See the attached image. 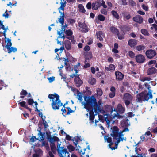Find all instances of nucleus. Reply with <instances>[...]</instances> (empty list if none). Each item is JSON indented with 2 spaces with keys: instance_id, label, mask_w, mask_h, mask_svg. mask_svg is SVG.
<instances>
[{
  "instance_id": "obj_25",
  "label": "nucleus",
  "mask_w": 157,
  "mask_h": 157,
  "mask_svg": "<svg viewBox=\"0 0 157 157\" xmlns=\"http://www.w3.org/2000/svg\"><path fill=\"white\" fill-rule=\"evenodd\" d=\"M137 41L135 39H130L128 42V44L131 47H132L137 44Z\"/></svg>"
},
{
  "instance_id": "obj_14",
  "label": "nucleus",
  "mask_w": 157,
  "mask_h": 157,
  "mask_svg": "<svg viewBox=\"0 0 157 157\" xmlns=\"http://www.w3.org/2000/svg\"><path fill=\"white\" fill-rule=\"evenodd\" d=\"M63 2H62V0H61V2L60 3L61 6L60 7L58 8L59 13H61L63 14V13H64V7L66 4V0H63Z\"/></svg>"
},
{
  "instance_id": "obj_60",
  "label": "nucleus",
  "mask_w": 157,
  "mask_h": 157,
  "mask_svg": "<svg viewBox=\"0 0 157 157\" xmlns=\"http://www.w3.org/2000/svg\"><path fill=\"white\" fill-rule=\"evenodd\" d=\"M48 80L50 82H51L55 80V77H50L48 78Z\"/></svg>"
},
{
  "instance_id": "obj_16",
  "label": "nucleus",
  "mask_w": 157,
  "mask_h": 157,
  "mask_svg": "<svg viewBox=\"0 0 157 157\" xmlns=\"http://www.w3.org/2000/svg\"><path fill=\"white\" fill-rule=\"evenodd\" d=\"M115 74L116 77V79L117 80L121 81L123 79L124 75L118 71H117L115 72Z\"/></svg>"
},
{
  "instance_id": "obj_30",
  "label": "nucleus",
  "mask_w": 157,
  "mask_h": 157,
  "mask_svg": "<svg viewBox=\"0 0 157 157\" xmlns=\"http://www.w3.org/2000/svg\"><path fill=\"white\" fill-rule=\"evenodd\" d=\"M79 11L82 13H84L85 12V10L84 6L82 4H79L78 5Z\"/></svg>"
},
{
  "instance_id": "obj_44",
  "label": "nucleus",
  "mask_w": 157,
  "mask_h": 157,
  "mask_svg": "<svg viewBox=\"0 0 157 157\" xmlns=\"http://www.w3.org/2000/svg\"><path fill=\"white\" fill-rule=\"evenodd\" d=\"M67 148L68 149L70 152L73 151L75 150V147L71 145H69L67 146Z\"/></svg>"
},
{
  "instance_id": "obj_52",
  "label": "nucleus",
  "mask_w": 157,
  "mask_h": 157,
  "mask_svg": "<svg viewBox=\"0 0 157 157\" xmlns=\"http://www.w3.org/2000/svg\"><path fill=\"white\" fill-rule=\"evenodd\" d=\"M156 62V60H151L148 63V65H151L152 64H155Z\"/></svg>"
},
{
  "instance_id": "obj_61",
  "label": "nucleus",
  "mask_w": 157,
  "mask_h": 157,
  "mask_svg": "<svg viewBox=\"0 0 157 157\" xmlns=\"http://www.w3.org/2000/svg\"><path fill=\"white\" fill-rule=\"evenodd\" d=\"M144 135L140 136L141 140L139 142L138 144L140 143V142H141L144 141V140H145V137L144 136Z\"/></svg>"
},
{
  "instance_id": "obj_32",
  "label": "nucleus",
  "mask_w": 157,
  "mask_h": 157,
  "mask_svg": "<svg viewBox=\"0 0 157 157\" xmlns=\"http://www.w3.org/2000/svg\"><path fill=\"white\" fill-rule=\"evenodd\" d=\"M123 17L125 21L130 19L131 18V16L129 14L125 13L123 15Z\"/></svg>"
},
{
  "instance_id": "obj_59",
  "label": "nucleus",
  "mask_w": 157,
  "mask_h": 157,
  "mask_svg": "<svg viewBox=\"0 0 157 157\" xmlns=\"http://www.w3.org/2000/svg\"><path fill=\"white\" fill-rule=\"evenodd\" d=\"M115 92H112L110 93L109 94V96L111 98H113L115 96Z\"/></svg>"
},
{
  "instance_id": "obj_27",
  "label": "nucleus",
  "mask_w": 157,
  "mask_h": 157,
  "mask_svg": "<svg viewBox=\"0 0 157 157\" xmlns=\"http://www.w3.org/2000/svg\"><path fill=\"white\" fill-rule=\"evenodd\" d=\"M110 31L114 34H118L119 33L118 30L114 26H112L110 28Z\"/></svg>"
},
{
  "instance_id": "obj_9",
  "label": "nucleus",
  "mask_w": 157,
  "mask_h": 157,
  "mask_svg": "<svg viewBox=\"0 0 157 157\" xmlns=\"http://www.w3.org/2000/svg\"><path fill=\"white\" fill-rule=\"evenodd\" d=\"M57 151L60 157H69L70 156V154L67 151V149L64 148L59 149Z\"/></svg>"
},
{
  "instance_id": "obj_26",
  "label": "nucleus",
  "mask_w": 157,
  "mask_h": 157,
  "mask_svg": "<svg viewBox=\"0 0 157 157\" xmlns=\"http://www.w3.org/2000/svg\"><path fill=\"white\" fill-rule=\"evenodd\" d=\"M64 44L65 47L67 50L71 49V44L69 41H65Z\"/></svg>"
},
{
  "instance_id": "obj_28",
  "label": "nucleus",
  "mask_w": 157,
  "mask_h": 157,
  "mask_svg": "<svg viewBox=\"0 0 157 157\" xmlns=\"http://www.w3.org/2000/svg\"><path fill=\"white\" fill-rule=\"evenodd\" d=\"M145 85L146 86L147 85L148 86L147 89L148 90V93H147V94L148 95L149 98L150 99H152V91L150 89V86L148 85L147 84H145Z\"/></svg>"
},
{
  "instance_id": "obj_50",
  "label": "nucleus",
  "mask_w": 157,
  "mask_h": 157,
  "mask_svg": "<svg viewBox=\"0 0 157 157\" xmlns=\"http://www.w3.org/2000/svg\"><path fill=\"white\" fill-rule=\"evenodd\" d=\"M129 4L132 6H135L136 4V3L132 0H129Z\"/></svg>"
},
{
  "instance_id": "obj_8",
  "label": "nucleus",
  "mask_w": 157,
  "mask_h": 157,
  "mask_svg": "<svg viewBox=\"0 0 157 157\" xmlns=\"http://www.w3.org/2000/svg\"><path fill=\"white\" fill-rule=\"evenodd\" d=\"M132 98V96L129 93H127L124 94L123 99L125 101V103L126 106L129 105Z\"/></svg>"
},
{
  "instance_id": "obj_54",
  "label": "nucleus",
  "mask_w": 157,
  "mask_h": 157,
  "mask_svg": "<svg viewBox=\"0 0 157 157\" xmlns=\"http://www.w3.org/2000/svg\"><path fill=\"white\" fill-rule=\"evenodd\" d=\"M101 5L105 8H106L107 7V6L105 5V2L103 0L101 1Z\"/></svg>"
},
{
  "instance_id": "obj_24",
  "label": "nucleus",
  "mask_w": 157,
  "mask_h": 157,
  "mask_svg": "<svg viewBox=\"0 0 157 157\" xmlns=\"http://www.w3.org/2000/svg\"><path fill=\"white\" fill-rule=\"evenodd\" d=\"M97 106H94V109L96 110H98V111H101V108L100 106L102 104V101L101 100H99L98 101V102L97 103L96 102Z\"/></svg>"
},
{
  "instance_id": "obj_4",
  "label": "nucleus",
  "mask_w": 157,
  "mask_h": 157,
  "mask_svg": "<svg viewBox=\"0 0 157 157\" xmlns=\"http://www.w3.org/2000/svg\"><path fill=\"white\" fill-rule=\"evenodd\" d=\"M125 108L122 106L121 104H119L116 109L114 111L112 110L110 113V117L112 119H122L124 117V116L120 115L117 112L120 113H123L124 112Z\"/></svg>"
},
{
  "instance_id": "obj_6",
  "label": "nucleus",
  "mask_w": 157,
  "mask_h": 157,
  "mask_svg": "<svg viewBox=\"0 0 157 157\" xmlns=\"http://www.w3.org/2000/svg\"><path fill=\"white\" fill-rule=\"evenodd\" d=\"M136 101L139 102H141L143 101H147L150 99L147 93L145 92H142L138 94L136 96Z\"/></svg>"
},
{
  "instance_id": "obj_2",
  "label": "nucleus",
  "mask_w": 157,
  "mask_h": 157,
  "mask_svg": "<svg viewBox=\"0 0 157 157\" xmlns=\"http://www.w3.org/2000/svg\"><path fill=\"white\" fill-rule=\"evenodd\" d=\"M51 103V106L54 110L59 109V107L63 105V103L60 99L59 96L56 93L49 94L48 96Z\"/></svg>"
},
{
  "instance_id": "obj_37",
  "label": "nucleus",
  "mask_w": 157,
  "mask_h": 157,
  "mask_svg": "<svg viewBox=\"0 0 157 157\" xmlns=\"http://www.w3.org/2000/svg\"><path fill=\"white\" fill-rule=\"evenodd\" d=\"M145 48V47L142 45H140L137 46L136 47V49L139 51L144 50Z\"/></svg>"
},
{
  "instance_id": "obj_56",
  "label": "nucleus",
  "mask_w": 157,
  "mask_h": 157,
  "mask_svg": "<svg viewBox=\"0 0 157 157\" xmlns=\"http://www.w3.org/2000/svg\"><path fill=\"white\" fill-rule=\"evenodd\" d=\"M19 104H20V105L22 107H26L25 104L26 102L24 101H23L21 102H20Z\"/></svg>"
},
{
  "instance_id": "obj_39",
  "label": "nucleus",
  "mask_w": 157,
  "mask_h": 157,
  "mask_svg": "<svg viewBox=\"0 0 157 157\" xmlns=\"http://www.w3.org/2000/svg\"><path fill=\"white\" fill-rule=\"evenodd\" d=\"M96 91L98 96H101L102 95L103 92L101 89L99 88L97 89Z\"/></svg>"
},
{
  "instance_id": "obj_13",
  "label": "nucleus",
  "mask_w": 157,
  "mask_h": 157,
  "mask_svg": "<svg viewBox=\"0 0 157 157\" xmlns=\"http://www.w3.org/2000/svg\"><path fill=\"white\" fill-rule=\"evenodd\" d=\"M8 29V27L5 28L4 25L0 20V34H3L5 36L6 35V33Z\"/></svg>"
},
{
  "instance_id": "obj_40",
  "label": "nucleus",
  "mask_w": 157,
  "mask_h": 157,
  "mask_svg": "<svg viewBox=\"0 0 157 157\" xmlns=\"http://www.w3.org/2000/svg\"><path fill=\"white\" fill-rule=\"evenodd\" d=\"M105 140L107 141L108 143H110L112 142V138L111 137L107 136H105L104 137Z\"/></svg>"
},
{
  "instance_id": "obj_7",
  "label": "nucleus",
  "mask_w": 157,
  "mask_h": 157,
  "mask_svg": "<svg viewBox=\"0 0 157 157\" xmlns=\"http://www.w3.org/2000/svg\"><path fill=\"white\" fill-rule=\"evenodd\" d=\"M6 45L5 47L7 49V52L8 53H10L12 52H15L17 51V49L15 47H11L12 43L11 40L9 39H7L6 40Z\"/></svg>"
},
{
  "instance_id": "obj_53",
  "label": "nucleus",
  "mask_w": 157,
  "mask_h": 157,
  "mask_svg": "<svg viewBox=\"0 0 157 157\" xmlns=\"http://www.w3.org/2000/svg\"><path fill=\"white\" fill-rule=\"evenodd\" d=\"M27 94V92L26 90H23L20 93L21 95H26Z\"/></svg>"
},
{
  "instance_id": "obj_38",
  "label": "nucleus",
  "mask_w": 157,
  "mask_h": 157,
  "mask_svg": "<svg viewBox=\"0 0 157 157\" xmlns=\"http://www.w3.org/2000/svg\"><path fill=\"white\" fill-rule=\"evenodd\" d=\"M98 18L99 20L102 21H104L105 19V17L101 14L99 15L98 16Z\"/></svg>"
},
{
  "instance_id": "obj_51",
  "label": "nucleus",
  "mask_w": 157,
  "mask_h": 157,
  "mask_svg": "<svg viewBox=\"0 0 157 157\" xmlns=\"http://www.w3.org/2000/svg\"><path fill=\"white\" fill-rule=\"evenodd\" d=\"M142 8L143 9L146 11H147L148 10V6L144 4H143L142 5Z\"/></svg>"
},
{
  "instance_id": "obj_21",
  "label": "nucleus",
  "mask_w": 157,
  "mask_h": 157,
  "mask_svg": "<svg viewBox=\"0 0 157 157\" xmlns=\"http://www.w3.org/2000/svg\"><path fill=\"white\" fill-rule=\"evenodd\" d=\"M97 38L100 41L103 40V37L104 36L102 31H100L96 33Z\"/></svg>"
},
{
  "instance_id": "obj_33",
  "label": "nucleus",
  "mask_w": 157,
  "mask_h": 157,
  "mask_svg": "<svg viewBox=\"0 0 157 157\" xmlns=\"http://www.w3.org/2000/svg\"><path fill=\"white\" fill-rule=\"evenodd\" d=\"M112 15L117 19H119V17L117 12L113 10L111 11Z\"/></svg>"
},
{
  "instance_id": "obj_49",
  "label": "nucleus",
  "mask_w": 157,
  "mask_h": 157,
  "mask_svg": "<svg viewBox=\"0 0 157 157\" xmlns=\"http://www.w3.org/2000/svg\"><path fill=\"white\" fill-rule=\"evenodd\" d=\"M151 80V78L149 77H144L141 78V81L143 82H144L145 81H149Z\"/></svg>"
},
{
  "instance_id": "obj_57",
  "label": "nucleus",
  "mask_w": 157,
  "mask_h": 157,
  "mask_svg": "<svg viewBox=\"0 0 157 157\" xmlns=\"http://www.w3.org/2000/svg\"><path fill=\"white\" fill-rule=\"evenodd\" d=\"M68 22L70 23L71 24H73L75 23V20L73 19H69L68 20Z\"/></svg>"
},
{
  "instance_id": "obj_23",
  "label": "nucleus",
  "mask_w": 157,
  "mask_h": 157,
  "mask_svg": "<svg viewBox=\"0 0 157 157\" xmlns=\"http://www.w3.org/2000/svg\"><path fill=\"white\" fill-rule=\"evenodd\" d=\"M115 66L113 64H110L109 67H105V69L107 71H110L112 72L115 70Z\"/></svg>"
},
{
  "instance_id": "obj_58",
  "label": "nucleus",
  "mask_w": 157,
  "mask_h": 157,
  "mask_svg": "<svg viewBox=\"0 0 157 157\" xmlns=\"http://www.w3.org/2000/svg\"><path fill=\"white\" fill-rule=\"evenodd\" d=\"M68 109V112L67 113V115H69L71 113L73 112V111L72 110H71L70 108L68 107L67 108Z\"/></svg>"
},
{
  "instance_id": "obj_22",
  "label": "nucleus",
  "mask_w": 157,
  "mask_h": 157,
  "mask_svg": "<svg viewBox=\"0 0 157 157\" xmlns=\"http://www.w3.org/2000/svg\"><path fill=\"white\" fill-rule=\"evenodd\" d=\"M100 6V3L98 2L95 3H93L92 4V9L97 10Z\"/></svg>"
},
{
  "instance_id": "obj_20",
  "label": "nucleus",
  "mask_w": 157,
  "mask_h": 157,
  "mask_svg": "<svg viewBox=\"0 0 157 157\" xmlns=\"http://www.w3.org/2000/svg\"><path fill=\"white\" fill-rule=\"evenodd\" d=\"M60 13L61 14V16H60L59 18V20L56 21V23H58L59 22L62 25V26H63L64 23V13H63V14L61 13Z\"/></svg>"
},
{
  "instance_id": "obj_17",
  "label": "nucleus",
  "mask_w": 157,
  "mask_h": 157,
  "mask_svg": "<svg viewBox=\"0 0 157 157\" xmlns=\"http://www.w3.org/2000/svg\"><path fill=\"white\" fill-rule=\"evenodd\" d=\"M157 73V69L154 67L150 68L147 71V73L148 75H153Z\"/></svg>"
},
{
  "instance_id": "obj_18",
  "label": "nucleus",
  "mask_w": 157,
  "mask_h": 157,
  "mask_svg": "<svg viewBox=\"0 0 157 157\" xmlns=\"http://www.w3.org/2000/svg\"><path fill=\"white\" fill-rule=\"evenodd\" d=\"M43 124L44 126V128L45 129H46V128L49 127L48 122H47L46 121H39L38 124V126L39 128H40L42 126ZM40 130L41 129H40Z\"/></svg>"
},
{
  "instance_id": "obj_5",
  "label": "nucleus",
  "mask_w": 157,
  "mask_h": 157,
  "mask_svg": "<svg viewBox=\"0 0 157 157\" xmlns=\"http://www.w3.org/2000/svg\"><path fill=\"white\" fill-rule=\"evenodd\" d=\"M49 142L50 143L51 150L54 153H55L56 151L55 143H56L57 144V151H59V149H61L64 148L63 147H60L61 142L59 140V139L56 136H54L50 138Z\"/></svg>"
},
{
  "instance_id": "obj_15",
  "label": "nucleus",
  "mask_w": 157,
  "mask_h": 157,
  "mask_svg": "<svg viewBox=\"0 0 157 157\" xmlns=\"http://www.w3.org/2000/svg\"><path fill=\"white\" fill-rule=\"evenodd\" d=\"M133 20L139 24H141L143 22V19L142 17L139 15H136L133 18Z\"/></svg>"
},
{
  "instance_id": "obj_55",
  "label": "nucleus",
  "mask_w": 157,
  "mask_h": 157,
  "mask_svg": "<svg viewBox=\"0 0 157 157\" xmlns=\"http://www.w3.org/2000/svg\"><path fill=\"white\" fill-rule=\"evenodd\" d=\"M91 6L92 7V4L91 2H89L86 5V7L89 9H90Z\"/></svg>"
},
{
  "instance_id": "obj_48",
  "label": "nucleus",
  "mask_w": 157,
  "mask_h": 157,
  "mask_svg": "<svg viewBox=\"0 0 157 157\" xmlns=\"http://www.w3.org/2000/svg\"><path fill=\"white\" fill-rule=\"evenodd\" d=\"M117 35H118V38L119 39H120V40H122V39H124V34H121L118 33V34H117Z\"/></svg>"
},
{
  "instance_id": "obj_63",
  "label": "nucleus",
  "mask_w": 157,
  "mask_h": 157,
  "mask_svg": "<svg viewBox=\"0 0 157 157\" xmlns=\"http://www.w3.org/2000/svg\"><path fill=\"white\" fill-rule=\"evenodd\" d=\"M90 47L89 46L87 45L84 48V50L86 51H88L90 50Z\"/></svg>"
},
{
  "instance_id": "obj_3",
  "label": "nucleus",
  "mask_w": 157,
  "mask_h": 157,
  "mask_svg": "<svg viewBox=\"0 0 157 157\" xmlns=\"http://www.w3.org/2000/svg\"><path fill=\"white\" fill-rule=\"evenodd\" d=\"M84 101L81 102L82 106H83L84 108L87 110L88 112L89 109L91 106H97L96 99L94 96H92L90 97H87L84 96Z\"/></svg>"
},
{
  "instance_id": "obj_19",
  "label": "nucleus",
  "mask_w": 157,
  "mask_h": 157,
  "mask_svg": "<svg viewBox=\"0 0 157 157\" xmlns=\"http://www.w3.org/2000/svg\"><path fill=\"white\" fill-rule=\"evenodd\" d=\"M75 82L76 84V86L79 87L82 83V81L78 76H76L75 78Z\"/></svg>"
},
{
  "instance_id": "obj_35",
  "label": "nucleus",
  "mask_w": 157,
  "mask_h": 157,
  "mask_svg": "<svg viewBox=\"0 0 157 157\" xmlns=\"http://www.w3.org/2000/svg\"><path fill=\"white\" fill-rule=\"evenodd\" d=\"M141 33L144 35L147 36H148L149 35V33H148L147 30L145 29H141Z\"/></svg>"
},
{
  "instance_id": "obj_42",
  "label": "nucleus",
  "mask_w": 157,
  "mask_h": 157,
  "mask_svg": "<svg viewBox=\"0 0 157 157\" xmlns=\"http://www.w3.org/2000/svg\"><path fill=\"white\" fill-rule=\"evenodd\" d=\"M36 154L40 157L42 155V151L40 149H39L36 151Z\"/></svg>"
},
{
  "instance_id": "obj_12",
  "label": "nucleus",
  "mask_w": 157,
  "mask_h": 157,
  "mask_svg": "<svg viewBox=\"0 0 157 157\" xmlns=\"http://www.w3.org/2000/svg\"><path fill=\"white\" fill-rule=\"evenodd\" d=\"M78 25L80 27V30L84 32H86L89 30L86 25L84 23L79 22L78 23Z\"/></svg>"
},
{
  "instance_id": "obj_46",
  "label": "nucleus",
  "mask_w": 157,
  "mask_h": 157,
  "mask_svg": "<svg viewBox=\"0 0 157 157\" xmlns=\"http://www.w3.org/2000/svg\"><path fill=\"white\" fill-rule=\"evenodd\" d=\"M101 12L102 14L105 15H107V10L104 9H102L101 10Z\"/></svg>"
},
{
  "instance_id": "obj_31",
  "label": "nucleus",
  "mask_w": 157,
  "mask_h": 157,
  "mask_svg": "<svg viewBox=\"0 0 157 157\" xmlns=\"http://www.w3.org/2000/svg\"><path fill=\"white\" fill-rule=\"evenodd\" d=\"M94 116L93 114H90L89 116V119L90 121V125H93L94 123Z\"/></svg>"
},
{
  "instance_id": "obj_45",
  "label": "nucleus",
  "mask_w": 157,
  "mask_h": 157,
  "mask_svg": "<svg viewBox=\"0 0 157 157\" xmlns=\"http://www.w3.org/2000/svg\"><path fill=\"white\" fill-rule=\"evenodd\" d=\"M7 10H6L5 13L3 14V16L5 17L6 18H8L9 17H10V15H9L8 13H7Z\"/></svg>"
},
{
  "instance_id": "obj_64",
  "label": "nucleus",
  "mask_w": 157,
  "mask_h": 157,
  "mask_svg": "<svg viewBox=\"0 0 157 157\" xmlns=\"http://www.w3.org/2000/svg\"><path fill=\"white\" fill-rule=\"evenodd\" d=\"M47 157H54V155L52 152L49 151V156Z\"/></svg>"
},
{
  "instance_id": "obj_43",
  "label": "nucleus",
  "mask_w": 157,
  "mask_h": 157,
  "mask_svg": "<svg viewBox=\"0 0 157 157\" xmlns=\"http://www.w3.org/2000/svg\"><path fill=\"white\" fill-rule=\"evenodd\" d=\"M83 95L81 93H78L77 95V98L81 102L82 100Z\"/></svg>"
},
{
  "instance_id": "obj_10",
  "label": "nucleus",
  "mask_w": 157,
  "mask_h": 157,
  "mask_svg": "<svg viewBox=\"0 0 157 157\" xmlns=\"http://www.w3.org/2000/svg\"><path fill=\"white\" fill-rule=\"evenodd\" d=\"M145 54L147 57L149 59H152L156 55V52L152 49H149L147 50L145 52Z\"/></svg>"
},
{
  "instance_id": "obj_34",
  "label": "nucleus",
  "mask_w": 157,
  "mask_h": 157,
  "mask_svg": "<svg viewBox=\"0 0 157 157\" xmlns=\"http://www.w3.org/2000/svg\"><path fill=\"white\" fill-rule=\"evenodd\" d=\"M28 103L29 105H32L33 103H35V105L36 107H37L38 104L36 102H34L33 100L32 99L28 100Z\"/></svg>"
},
{
  "instance_id": "obj_41",
  "label": "nucleus",
  "mask_w": 157,
  "mask_h": 157,
  "mask_svg": "<svg viewBox=\"0 0 157 157\" xmlns=\"http://www.w3.org/2000/svg\"><path fill=\"white\" fill-rule=\"evenodd\" d=\"M65 33L67 36H71L73 32L70 29L66 30L65 32Z\"/></svg>"
},
{
  "instance_id": "obj_1",
  "label": "nucleus",
  "mask_w": 157,
  "mask_h": 157,
  "mask_svg": "<svg viewBox=\"0 0 157 157\" xmlns=\"http://www.w3.org/2000/svg\"><path fill=\"white\" fill-rule=\"evenodd\" d=\"M121 125L124 128L122 131L119 132V129L116 126L113 127L112 133H111V136L113 139H116L117 141L115 142V144L117 146L120 141L126 140V138L124 137V135L123 133L125 132H128L129 131L128 127L130 126V123L128 119L122 120L121 122Z\"/></svg>"
},
{
  "instance_id": "obj_62",
  "label": "nucleus",
  "mask_w": 157,
  "mask_h": 157,
  "mask_svg": "<svg viewBox=\"0 0 157 157\" xmlns=\"http://www.w3.org/2000/svg\"><path fill=\"white\" fill-rule=\"evenodd\" d=\"M137 13L138 14H140L141 15H144L145 14V13L141 10H139L137 11Z\"/></svg>"
},
{
  "instance_id": "obj_11",
  "label": "nucleus",
  "mask_w": 157,
  "mask_h": 157,
  "mask_svg": "<svg viewBox=\"0 0 157 157\" xmlns=\"http://www.w3.org/2000/svg\"><path fill=\"white\" fill-rule=\"evenodd\" d=\"M135 59L136 62L139 63H142L145 60L144 56L141 54H138L136 55Z\"/></svg>"
},
{
  "instance_id": "obj_36",
  "label": "nucleus",
  "mask_w": 157,
  "mask_h": 157,
  "mask_svg": "<svg viewBox=\"0 0 157 157\" xmlns=\"http://www.w3.org/2000/svg\"><path fill=\"white\" fill-rule=\"evenodd\" d=\"M89 82L90 84L93 85L96 83V80L95 78H92L89 79Z\"/></svg>"
},
{
  "instance_id": "obj_29",
  "label": "nucleus",
  "mask_w": 157,
  "mask_h": 157,
  "mask_svg": "<svg viewBox=\"0 0 157 157\" xmlns=\"http://www.w3.org/2000/svg\"><path fill=\"white\" fill-rule=\"evenodd\" d=\"M80 140V138L78 136L75 137L74 138L72 139V140L73 141V142L76 146H77L78 142Z\"/></svg>"
},
{
  "instance_id": "obj_47",
  "label": "nucleus",
  "mask_w": 157,
  "mask_h": 157,
  "mask_svg": "<svg viewBox=\"0 0 157 157\" xmlns=\"http://www.w3.org/2000/svg\"><path fill=\"white\" fill-rule=\"evenodd\" d=\"M128 54L129 56L131 58H133L134 57L135 54L132 51H130L128 52Z\"/></svg>"
}]
</instances>
